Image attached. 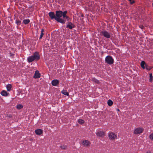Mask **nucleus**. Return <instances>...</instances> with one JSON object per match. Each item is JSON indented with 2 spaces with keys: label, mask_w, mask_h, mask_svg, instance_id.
Segmentation results:
<instances>
[{
  "label": "nucleus",
  "mask_w": 153,
  "mask_h": 153,
  "mask_svg": "<svg viewBox=\"0 0 153 153\" xmlns=\"http://www.w3.org/2000/svg\"><path fill=\"white\" fill-rule=\"evenodd\" d=\"M144 27L143 25H141L140 26V27L141 28V29H142L143 28H144Z\"/></svg>",
  "instance_id": "30"
},
{
  "label": "nucleus",
  "mask_w": 153,
  "mask_h": 153,
  "mask_svg": "<svg viewBox=\"0 0 153 153\" xmlns=\"http://www.w3.org/2000/svg\"><path fill=\"white\" fill-rule=\"evenodd\" d=\"M1 94L2 95L4 96L7 97L9 94L8 93H7V91L5 90H3L1 92Z\"/></svg>",
  "instance_id": "14"
},
{
  "label": "nucleus",
  "mask_w": 153,
  "mask_h": 153,
  "mask_svg": "<svg viewBox=\"0 0 153 153\" xmlns=\"http://www.w3.org/2000/svg\"><path fill=\"white\" fill-rule=\"evenodd\" d=\"M23 107V106L21 104H19L17 105L16 108L18 109H21Z\"/></svg>",
  "instance_id": "24"
},
{
  "label": "nucleus",
  "mask_w": 153,
  "mask_h": 153,
  "mask_svg": "<svg viewBox=\"0 0 153 153\" xmlns=\"http://www.w3.org/2000/svg\"><path fill=\"white\" fill-rule=\"evenodd\" d=\"M6 88L7 91H10L11 90V89L12 88V86L11 84H8L6 85Z\"/></svg>",
  "instance_id": "16"
},
{
  "label": "nucleus",
  "mask_w": 153,
  "mask_h": 153,
  "mask_svg": "<svg viewBox=\"0 0 153 153\" xmlns=\"http://www.w3.org/2000/svg\"><path fill=\"white\" fill-rule=\"evenodd\" d=\"M149 137L151 140H153V133L150 134Z\"/></svg>",
  "instance_id": "27"
},
{
  "label": "nucleus",
  "mask_w": 153,
  "mask_h": 153,
  "mask_svg": "<svg viewBox=\"0 0 153 153\" xmlns=\"http://www.w3.org/2000/svg\"><path fill=\"white\" fill-rule=\"evenodd\" d=\"M97 135L100 137H102L105 136V133L104 131H99L97 133Z\"/></svg>",
  "instance_id": "12"
},
{
  "label": "nucleus",
  "mask_w": 153,
  "mask_h": 153,
  "mask_svg": "<svg viewBox=\"0 0 153 153\" xmlns=\"http://www.w3.org/2000/svg\"><path fill=\"white\" fill-rule=\"evenodd\" d=\"M40 59V55L38 52H35L33 53V55L29 56L27 58L28 61L31 62L34 60H38Z\"/></svg>",
  "instance_id": "2"
},
{
  "label": "nucleus",
  "mask_w": 153,
  "mask_h": 153,
  "mask_svg": "<svg viewBox=\"0 0 153 153\" xmlns=\"http://www.w3.org/2000/svg\"><path fill=\"white\" fill-rule=\"evenodd\" d=\"M82 144L84 146L88 147L90 145L91 143L88 140H85L82 141Z\"/></svg>",
  "instance_id": "11"
},
{
  "label": "nucleus",
  "mask_w": 153,
  "mask_h": 153,
  "mask_svg": "<svg viewBox=\"0 0 153 153\" xmlns=\"http://www.w3.org/2000/svg\"><path fill=\"white\" fill-rule=\"evenodd\" d=\"M60 148L62 150H64L67 149V146L66 145H62L60 146Z\"/></svg>",
  "instance_id": "21"
},
{
  "label": "nucleus",
  "mask_w": 153,
  "mask_h": 153,
  "mask_svg": "<svg viewBox=\"0 0 153 153\" xmlns=\"http://www.w3.org/2000/svg\"><path fill=\"white\" fill-rule=\"evenodd\" d=\"M105 61L106 63L109 65H111L114 62V59L110 56H106L105 59Z\"/></svg>",
  "instance_id": "3"
},
{
  "label": "nucleus",
  "mask_w": 153,
  "mask_h": 153,
  "mask_svg": "<svg viewBox=\"0 0 153 153\" xmlns=\"http://www.w3.org/2000/svg\"><path fill=\"white\" fill-rule=\"evenodd\" d=\"M35 132L37 135H40L43 133V131L40 129H38L35 130Z\"/></svg>",
  "instance_id": "13"
},
{
  "label": "nucleus",
  "mask_w": 153,
  "mask_h": 153,
  "mask_svg": "<svg viewBox=\"0 0 153 153\" xmlns=\"http://www.w3.org/2000/svg\"><path fill=\"white\" fill-rule=\"evenodd\" d=\"M16 23L17 25H19L21 24V21L19 19H17L16 21Z\"/></svg>",
  "instance_id": "19"
},
{
  "label": "nucleus",
  "mask_w": 153,
  "mask_h": 153,
  "mask_svg": "<svg viewBox=\"0 0 153 153\" xmlns=\"http://www.w3.org/2000/svg\"><path fill=\"white\" fill-rule=\"evenodd\" d=\"M143 131V128L139 127L134 129V133L135 134H138L142 133Z\"/></svg>",
  "instance_id": "6"
},
{
  "label": "nucleus",
  "mask_w": 153,
  "mask_h": 153,
  "mask_svg": "<svg viewBox=\"0 0 153 153\" xmlns=\"http://www.w3.org/2000/svg\"><path fill=\"white\" fill-rule=\"evenodd\" d=\"M107 103L108 105L110 106H111L113 104V102L111 100H109L108 101Z\"/></svg>",
  "instance_id": "18"
},
{
  "label": "nucleus",
  "mask_w": 153,
  "mask_h": 153,
  "mask_svg": "<svg viewBox=\"0 0 153 153\" xmlns=\"http://www.w3.org/2000/svg\"><path fill=\"white\" fill-rule=\"evenodd\" d=\"M30 22V20L29 19H25L23 21V23L25 25L28 24Z\"/></svg>",
  "instance_id": "15"
},
{
  "label": "nucleus",
  "mask_w": 153,
  "mask_h": 153,
  "mask_svg": "<svg viewBox=\"0 0 153 153\" xmlns=\"http://www.w3.org/2000/svg\"><path fill=\"white\" fill-rule=\"evenodd\" d=\"M146 153H151V152L149 150L146 152Z\"/></svg>",
  "instance_id": "31"
},
{
  "label": "nucleus",
  "mask_w": 153,
  "mask_h": 153,
  "mask_svg": "<svg viewBox=\"0 0 153 153\" xmlns=\"http://www.w3.org/2000/svg\"><path fill=\"white\" fill-rule=\"evenodd\" d=\"M48 15L50 17L51 20L55 19L56 21L58 19L56 17V16L55 14V13L53 12H50L48 13Z\"/></svg>",
  "instance_id": "7"
},
{
  "label": "nucleus",
  "mask_w": 153,
  "mask_h": 153,
  "mask_svg": "<svg viewBox=\"0 0 153 153\" xmlns=\"http://www.w3.org/2000/svg\"><path fill=\"white\" fill-rule=\"evenodd\" d=\"M59 81L58 79H54L52 81L51 84L53 86H56L59 85Z\"/></svg>",
  "instance_id": "10"
},
{
  "label": "nucleus",
  "mask_w": 153,
  "mask_h": 153,
  "mask_svg": "<svg viewBox=\"0 0 153 153\" xmlns=\"http://www.w3.org/2000/svg\"><path fill=\"white\" fill-rule=\"evenodd\" d=\"M100 34L106 38H109L111 36L110 33L106 30H104L101 31L100 33Z\"/></svg>",
  "instance_id": "5"
},
{
  "label": "nucleus",
  "mask_w": 153,
  "mask_h": 153,
  "mask_svg": "<svg viewBox=\"0 0 153 153\" xmlns=\"http://www.w3.org/2000/svg\"><path fill=\"white\" fill-rule=\"evenodd\" d=\"M109 138L111 140H114L117 139V135L114 133L110 132L108 134Z\"/></svg>",
  "instance_id": "4"
},
{
  "label": "nucleus",
  "mask_w": 153,
  "mask_h": 153,
  "mask_svg": "<svg viewBox=\"0 0 153 153\" xmlns=\"http://www.w3.org/2000/svg\"><path fill=\"white\" fill-rule=\"evenodd\" d=\"M92 80L95 83H96L97 84H99L100 83V81L99 80L97 79H96L95 78H92Z\"/></svg>",
  "instance_id": "17"
},
{
  "label": "nucleus",
  "mask_w": 153,
  "mask_h": 153,
  "mask_svg": "<svg viewBox=\"0 0 153 153\" xmlns=\"http://www.w3.org/2000/svg\"><path fill=\"white\" fill-rule=\"evenodd\" d=\"M67 11L66 10L63 12L61 10H57L56 11L55 15L56 18L58 19L56 21L58 22L64 24L65 23L66 20L65 19L68 21L69 18L67 16Z\"/></svg>",
  "instance_id": "1"
},
{
  "label": "nucleus",
  "mask_w": 153,
  "mask_h": 153,
  "mask_svg": "<svg viewBox=\"0 0 153 153\" xmlns=\"http://www.w3.org/2000/svg\"><path fill=\"white\" fill-rule=\"evenodd\" d=\"M117 110L118 111H120V110H119V109H117Z\"/></svg>",
  "instance_id": "32"
},
{
  "label": "nucleus",
  "mask_w": 153,
  "mask_h": 153,
  "mask_svg": "<svg viewBox=\"0 0 153 153\" xmlns=\"http://www.w3.org/2000/svg\"><path fill=\"white\" fill-rule=\"evenodd\" d=\"M75 27V25L72 22H69L66 25V27L70 29H71Z\"/></svg>",
  "instance_id": "8"
},
{
  "label": "nucleus",
  "mask_w": 153,
  "mask_h": 153,
  "mask_svg": "<svg viewBox=\"0 0 153 153\" xmlns=\"http://www.w3.org/2000/svg\"><path fill=\"white\" fill-rule=\"evenodd\" d=\"M145 65L146 67V64L145 61H142L140 63L141 67H145Z\"/></svg>",
  "instance_id": "20"
},
{
  "label": "nucleus",
  "mask_w": 153,
  "mask_h": 153,
  "mask_svg": "<svg viewBox=\"0 0 153 153\" xmlns=\"http://www.w3.org/2000/svg\"><path fill=\"white\" fill-rule=\"evenodd\" d=\"M62 93L65 95L68 96L69 95V93L66 91H62Z\"/></svg>",
  "instance_id": "26"
},
{
  "label": "nucleus",
  "mask_w": 153,
  "mask_h": 153,
  "mask_svg": "<svg viewBox=\"0 0 153 153\" xmlns=\"http://www.w3.org/2000/svg\"><path fill=\"white\" fill-rule=\"evenodd\" d=\"M149 77L150 79H149V82H152L153 80V77L152 76V73H150L149 74Z\"/></svg>",
  "instance_id": "25"
},
{
  "label": "nucleus",
  "mask_w": 153,
  "mask_h": 153,
  "mask_svg": "<svg viewBox=\"0 0 153 153\" xmlns=\"http://www.w3.org/2000/svg\"><path fill=\"white\" fill-rule=\"evenodd\" d=\"M44 31V30L43 29H42L41 30V34L39 37V39H42L43 35H44V33L43 32Z\"/></svg>",
  "instance_id": "22"
},
{
  "label": "nucleus",
  "mask_w": 153,
  "mask_h": 153,
  "mask_svg": "<svg viewBox=\"0 0 153 153\" xmlns=\"http://www.w3.org/2000/svg\"><path fill=\"white\" fill-rule=\"evenodd\" d=\"M152 68H146V69L148 70H149V71H150V70H151V69H152ZM142 68L143 69H144L145 68Z\"/></svg>",
  "instance_id": "29"
},
{
  "label": "nucleus",
  "mask_w": 153,
  "mask_h": 153,
  "mask_svg": "<svg viewBox=\"0 0 153 153\" xmlns=\"http://www.w3.org/2000/svg\"><path fill=\"white\" fill-rule=\"evenodd\" d=\"M41 76V74L39 73L38 70H36L35 72L34 76H33L34 79L39 78Z\"/></svg>",
  "instance_id": "9"
},
{
  "label": "nucleus",
  "mask_w": 153,
  "mask_h": 153,
  "mask_svg": "<svg viewBox=\"0 0 153 153\" xmlns=\"http://www.w3.org/2000/svg\"><path fill=\"white\" fill-rule=\"evenodd\" d=\"M78 122L79 124H82L84 123L85 121L82 119H79L78 120Z\"/></svg>",
  "instance_id": "23"
},
{
  "label": "nucleus",
  "mask_w": 153,
  "mask_h": 153,
  "mask_svg": "<svg viewBox=\"0 0 153 153\" xmlns=\"http://www.w3.org/2000/svg\"><path fill=\"white\" fill-rule=\"evenodd\" d=\"M130 2V3L131 4H133L134 3V0H128Z\"/></svg>",
  "instance_id": "28"
}]
</instances>
